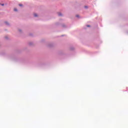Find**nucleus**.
I'll list each match as a JSON object with an SVG mask.
<instances>
[{
  "label": "nucleus",
  "instance_id": "nucleus-1",
  "mask_svg": "<svg viewBox=\"0 0 128 128\" xmlns=\"http://www.w3.org/2000/svg\"><path fill=\"white\" fill-rule=\"evenodd\" d=\"M4 24H6V26H10V22H8L7 21L5 22Z\"/></svg>",
  "mask_w": 128,
  "mask_h": 128
},
{
  "label": "nucleus",
  "instance_id": "nucleus-6",
  "mask_svg": "<svg viewBox=\"0 0 128 128\" xmlns=\"http://www.w3.org/2000/svg\"><path fill=\"white\" fill-rule=\"evenodd\" d=\"M62 26L63 28H66V24H62Z\"/></svg>",
  "mask_w": 128,
  "mask_h": 128
},
{
  "label": "nucleus",
  "instance_id": "nucleus-14",
  "mask_svg": "<svg viewBox=\"0 0 128 128\" xmlns=\"http://www.w3.org/2000/svg\"><path fill=\"white\" fill-rule=\"evenodd\" d=\"M6 38H8L6 37Z\"/></svg>",
  "mask_w": 128,
  "mask_h": 128
},
{
  "label": "nucleus",
  "instance_id": "nucleus-10",
  "mask_svg": "<svg viewBox=\"0 0 128 128\" xmlns=\"http://www.w3.org/2000/svg\"><path fill=\"white\" fill-rule=\"evenodd\" d=\"M70 50H74V48L72 47V48H70Z\"/></svg>",
  "mask_w": 128,
  "mask_h": 128
},
{
  "label": "nucleus",
  "instance_id": "nucleus-5",
  "mask_svg": "<svg viewBox=\"0 0 128 128\" xmlns=\"http://www.w3.org/2000/svg\"><path fill=\"white\" fill-rule=\"evenodd\" d=\"M29 44H30V46H32V45L34 44V42H29Z\"/></svg>",
  "mask_w": 128,
  "mask_h": 128
},
{
  "label": "nucleus",
  "instance_id": "nucleus-3",
  "mask_svg": "<svg viewBox=\"0 0 128 128\" xmlns=\"http://www.w3.org/2000/svg\"><path fill=\"white\" fill-rule=\"evenodd\" d=\"M34 16L35 18H38V15L36 13L34 14Z\"/></svg>",
  "mask_w": 128,
  "mask_h": 128
},
{
  "label": "nucleus",
  "instance_id": "nucleus-12",
  "mask_svg": "<svg viewBox=\"0 0 128 128\" xmlns=\"http://www.w3.org/2000/svg\"><path fill=\"white\" fill-rule=\"evenodd\" d=\"M90 25H88V26H87V27H88V28H90Z\"/></svg>",
  "mask_w": 128,
  "mask_h": 128
},
{
  "label": "nucleus",
  "instance_id": "nucleus-8",
  "mask_svg": "<svg viewBox=\"0 0 128 128\" xmlns=\"http://www.w3.org/2000/svg\"><path fill=\"white\" fill-rule=\"evenodd\" d=\"M76 18H80V15L78 14L76 15Z\"/></svg>",
  "mask_w": 128,
  "mask_h": 128
},
{
  "label": "nucleus",
  "instance_id": "nucleus-4",
  "mask_svg": "<svg viewBox=\"0 0 128 128\" xmlns=\"http://www.w3.org/2000/svg\"><path fill=\"white\" fill-rule=\"evenodd\" d=\"M19 32H20V34H22V30L20 29V28H19L18 30Z\"/></svg>",
  "mask_w": 128,
  "mask_h": 128
},
{
  "label": "nucleus",
  "instance_id": "nucleus-2",
  "mask_svg": "<svg viewBox=\"0 0 128 128\" xmlns=\"http://www.w3.org/2000/svg\"><path fill=\"white\" fill-rule=\"evenodd\" d=\"M58 14L59 16H62V14L60 12H58Z\"/></svg>",
  "mask_w": 128,
  "mask_h": 128
},
{
  "label": "nucleus",
  "instance_id": "nucleus-7",
  "mask_svg": "<svg viewBox=\"0 0 128 128\" xmlns=\"http://www.w3.org/2000/svg\"><path fill=\"white\" fill-rule=\"evenodd\" d=\"M84 8H86V10H87V8H88V6H84Z\"/></svg>",
  "mask_w": 128,
  "mask_h": 128
},
{
  "label": "nucleus",
  "instance_id": "nucleus-13",
  "mask_svg": "<svg viewBox=\"0 0 128 128\" xmlns=\"http://www.w3.org/2000/svg\"><path fill=\"white\" fill-rule=\"evenodd\" d=\"M1 6H4V4H1Z\"/></svg>",
  "mask_w": 128,
  "mask_h": 128
},
{
  "label": "nucleus",
  "instance_id": "nucleus-11",
  "mask_svg": "<svg viewBox=\"0 0 128 128\" xmlns=\"http://www.w3.org/2000/svg\"><path fill=\"white\" fill-rule=\"evenodd\" d=\"M19 6H22V4H20Z\"/></svg>",
  "mask_w": 128,
  "mask_h": 128
},
{
  "label": "nucleus",
  "instance_id": "nucleus-9",
  "mask_svg": "<svg viewBox=\"0 0 128 128\" xmlns=\"http://www.w3.org/2000/svg\"><path fill=\"white\" fill-rule=\"evenodd\" d=\"M14 12H18V9L14 8Z\"/></svg>",
  "mask_w": 128,
  "mask_h": 128
}]
</instances>
